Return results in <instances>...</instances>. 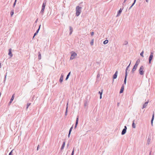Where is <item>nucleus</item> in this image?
I'll return each instance as SVG.
<instances>
[{
  "label": "nucleus",
  "mask_w": 155,
  "mask_h": 155,
  "mask_svg": "<svg viewBox=\"0 0 155 155\" xmlns=\"http://www.w3.org/2000/svg\"><path fill=\"white\" fill-rule=\"evenodd\" d=\"M81 7H79V6H77L76 8V15L77 16H78L80 15L81 12Z\"/></svg>",
  "instance_id": "obj_1"
},
{
  "label": "nucleus",
  "mask_w": 155,
  "mask_h": 155,
  "mask_svg": "<svg viewBox=\"0 0 155 155\" xmlns=\"http://www.w3.org/2000/svg\"><path fill=\"white\" fill-rule=\"evenodd\" d=\"M144 68L143 66H141L139 70V72L141 75H143L144 74Z\"/></svg>",
  "instance_id": "obj_2"
},
{
  "label": "nucleus",
  "mask_w": 155,
  "mask_h": 155,
  "mask_svg": "<svg viewBox=\"0 0 155 155\" xmlns=\"http://www.w3.org/2000/svg\"><path fill=\"white\" fill-rule=\"evenodd\" d=\"M71 55L70 58V59L71 60H73L75 58V57L77 56V54L74 51L71 52Z\"/></svg>",
  "instance_id": "obj_3"
},
{
  "label": "nucleus",
  "mask_w": 155,
  "mask_h": 155,
  "mask_svg": "<svg viewBox=\"0 0 155 155\" xmlns=\"http://www.w3.org/2000/svg\"><path fill=\"white\" fill-rule=\"evenodd\" d=\"M46 3L45 2H44L43 4L42 7H41V11L40 12V13L41 14H43V13H44V10L45 9V8L46 6Z\"/></svg>",
  "instance_id": "obj_4"
},
{
  "label": "nucleus",
  "mask_w": 155,
  "mask_h": 155,
  "mask_svg": "<svg viewBox=\"0 0 155 155\" xmlns=\"http://www.w3.org/2000/svg\"><path fill=\"white\" fill-rule=\"evenodd\" d=\"M153 52H151L150 55L149 57V61L150 64L151 63V61L152 60L153 57Z\"/></svg>",
  "instance_id": "obj_5"
},
{
  "label": "nucleus",
  "mask_w": 155,
  "mask_h": 155,
  "mask_svg": "<svg viewBox=\"0 0 155 155\" xmlns=\"http://www.w3.org/2000/svg\"><path fill=\"white\" fill-rule=\"evenodd\" d=\"M127 129V127L126 126H125L124 128L123 129V130H122V131L121 132L122 135H124L126 133V132Z\"/></svg>",
  "instance_id": "obj_6"
},
{
  "label": "nucleus",
  "mask_w": 155,
  "mask_h": 155,
  "mask_svg": "<svg viewBox=\"0 0 155 155\" xmlns=\"http://www.w3.org/2000/svg\"><path fill=\"white\" fill-rule=\"evenodd\" d=\"M64 78V75L63 74H62L61 75L60 79H59V82L60 83H62L63 81Z\"/></svg>",
  "instance_id": "obj_7"
},
{
  "label": "nucleus",
  "mask_w": 155,
  "mask_h": 155,
  "mask_svg": "<svg viewBox=\"0 0 155 155\" xmlns=\"http://www.w3.org/2000/svg\"><path fill=\"white\" fill-rule=\"evenodd\" d=\"M78 117H79L78 116L77 117V118H76L75 124V125L74 126L75 128H76L77 126V125H78Z\"/></svg>",
  "instance_id": "obj_8"
},
{
  "label": "nucleus",
  "mask_w": 155,
  "mask_h": 155,
  "mask_svg": "<svg viewBox=\"0 0 155 155\" xmlns=\"http://www.w3.org/2000/svg\"><path fill=\"white\" fill-rule=\"evenodd\" d=\"M118 71H116L115 73V74L113 76V79H115L117 78V75Z\"/></svg>",
  "instance_id": "obj_9"
},
{
  "label": "nucleus",
  "mask_w": 155,
  "mask_h": 155,
  "mask_svg": "<svg viewBox=\"0 0 155 155\" xmlns=\"http://www.w3.org/2000/svg\"><path fill=\"white\" fill-rule=\"evenodd\" d=\"M127 71H126L125 72V78H124V83L125 84H126L127 78Z\"/></svg>",
  "instance_id": "obj_10"
},
{
  "label": "nucleus",
  "mask_w": 155,
  "mask_h": 155,
  "mask_svg": "<svg viewBox=\"0 0 155 155\" xmlns=\"http://www.w3.org/2000/svg\"><path fill=\"white\" fill-rule=\"evenodd\" d=\"M11 51H12L11 49V48L9 49V52L8 53V55L10 56V57H12L13 56V55Z\"/></svg>",
  "instance_id": "obj_11"
},
{
  "label": "nucleus",
  "mask_w": 155,
  "mask_h": 155,
  "mask_svg": "<svg viewBox=\"0 0 155 155\" xmlns=\"http://www.w3.org/2000/svg\"><path fill=\"white\" fill-rule=\"evenodd\" d=\"M122 9L121 8H120V10L118 12L117 15V17H118L120 15L122 12Z\"/></svg>",
  "instance_id": "obj_12"
},
{
  "label": "nucleus",
  "mask_w": 155,
  "mask_h": 155,
  "mask_svg": "<svg viewBox=\"0 0 155 155\" xmlns=\"http://www.w3.org/2000/svg\"><path fill=\"white\" fill-rule=\"evenodd\" d=\"M148 101L145 102L143 105L142 109H143V108H145L147 106V104H148Z\"/></svg>",
  "instance_id": "obj_13"
},
{
  "label": "nucleus",
  "mask_w": 155,
  "mask_h": 155,
  "mask_svg": "<svg viewBox=\"0 0 155 155\" xmlns=\"http://www.w3.org/2000/svg\"><path fill=\"white\" fill-rule=\"evenodd\" d=\"M154 114L153 113L152 115V118L151 121V125L152 126H153V121L154 120Z\"/></svg>",
  "instance_id": "obj_14"
},
{
  "label": "nucleus",
  "mask_w": 155,
  "mask_h": 155,
  "mask_svg": "<svg viewBox=\"0 0 155 155\" xmlns=\"http://www.w3.org/2000/svg\"><path fill=\"white\" fill-rule=\"evenodd\" d=\"M137 67L138 66H136V65H134V66L133 68V69L132 70V72L133 73H134V72L136 70V69L137 68Z\"/></svg>",
  "instance_id": "obj_15"
},
{
  "label": "nucleus",
  "mask_w": 155,
  "mask_h": 155,
  "mask_svg": "<svg viewBox=\"0 0 155 155\" xmlns=\"http://www.w3.org/2000/svg\"><path fill=\"white\" fill-rule=\"evenodd\" d=\"M124 85H122V86L121 88L120 89V93H121L123 92V91H124Z\"/></svg>",
  "instance_id": "obj_16"
},
{
  "label": "nucleus",
  "mask_w": 155,
  "mask_h": 155,
  "mask_svg": "<svg viewBox=\"0 0 155 155\" xmlns=\"http://www.w3.org/2000/svg\"><path fill=\"white\" fill-rule=\"evenodd\" d=\"M69 29H70V35H71L72 33V32H73V28L71 27V26H70L69 27Z\"/></svg>",
  "instance_id": "obj_17"
},
{
  "label": "nucleus",
  "mask_w": 155,
  "mask_h": 155,
  "mask_svg": "<svg viewBox=\"0 0 155 155\" xmlns=\"http://www.w3.org/2000/svg\"><path fill=\"white\" fill-rule=\"evenodd\" d=\"M65 145V142H64L62 145L61 148V150H62L64 149Z\"/></svg>",
  "instance_id": "obj_18"
},
{
  "label": "nucleus",
  "mask_w": 155,
  "mask_h": 155,
  "mask_svg": "<svg viewBox=\"0 0 155 155\" xmlns=\"http://www.w3.org/2000/svg\"><path fill=\"white\" fill-rule=\"evenodd\" d=\"M38 32H39V28L37 29V31L36 32L34 33V36H33V39L35 37V36L38 33Z\"/></svg>",
  "instance_id": "obj_19"
},
{
  "label": "nucleus",
  "mask_w": 155,
  "mask_h": 155,
  "mask_svg": "<svg viewBox=\"0 0 155 155\" xmlns=\"http://www.w3.org/2000/svg\"><path fill=\"white\" fill-rule=\"evenodd\" d=\"M132 127L134 128H136V125L134 124V120L133 121V122L132 124Z\"/></svg>",
  "instance_id": "obj_20"
},
{
  "label": "nucleus",
  "mask_w": 155,
  "mask_h": 155,
  "mask_svg": "<svg viewBox=\"0 0 155 155\" xmlns=\"http://www.w3.org/2000/svg\"><path fill=\"white\" fill-rule=\"evenodd\" d=\"M140 62V60H137V61L136 62V63L134 65H136V66H138V64H139V63Z\"/></svg>",
  "instance_id": "obj_21"
},
{
  "label": "nucleus",
  "mask_w": 155,
  "mask_h": 155,
  "mask_svg": "<svg viewBox=\"0 0 155 155\" xmlns=\"http://www.w3.org/2000/svg\"><path fill=\"white\" fill-rule=\"evenodd\" d=\"M70 74H71V72H69V73L67 75L66 77V78L65 79L66 80H67L69 78V77Z\"/></svg>",
  "instance_id": "obj_22"
},
{
  "label": "nucleus",
  "mask_w": 155,
  "mask_h": 155,
  "mask_svg": "<svg viewBox=\"0 0 155 155\" xmlns=\"http://www.w3.org/2000/svg\"><path fill=\"white\" fill-rule=\"evenodd\" d=\"M136 0H134V3H133L132 5H131V6L129 8L130 9L132 8V7L133 6V5H134V4H135V2H136Z\"/></svg>",
  "instance_id": "obj_23"
},
{
  "label": "nucleus",
  "mask_w": 155,
  "mask_h": 155,
  "mask_svg": "<svg viewBox=\"0 0 155 155\" xmlns=\"http://www.w3.org/2000/svg\"><path fill=\"white\" fill-rule=\"evenodd\" d=\"M14 94H13L12 96V97H11V98L10 99V100L11 101H13L14 99Z\"/></svg>",
  "instance_id": "obj_24"
},
{
  "label": "nucleus",
  "mask_w": 155,
  "mask_h": 155,
  "mask_svg": "<svg viewBox=\"0 0 155 155\" xmlns=\"http://www.w3.org/2000/svg\"><path fill=\"white\" fill-rule=\"evenodd\" d=\"M108 40H105L104 42H103V44L104 45H105L107 44L108 43Z\"/></svg>",
  "instance_id": "obj_25"
},
{
  "label": "nucleus",
  "mask_w": 155,
  "mask_h": 155,
  "mask_svg": "<svg viewBox=\"0 0 155 155\" xmlns=\"http://www.w3.org/2000/svg\"><path fill=\"white\" fill-rule=\"evenodd\" d=\"M94 41V40L93 39L91 40V43H90L91 45V46H92L93 45Z\"/></svg>",
  "instance_id": "obj_26"
},
{
  "label": "nucleus",
  "mask_w": 155,
  "mask_h": 155,
  "mask_svg": "<svg viewBox=\"0 0 155 155\" xmlns=\"http://www.w3.org/2000/svg\"><path fill=\"white\" fill-rule=\"evenodd\" d=\"M143 53H144L143 51H142L141 52V53L140 54V56H141L142 57H144V56H143Z\"/></svg>",
  "instance_id": "obj_27"
},
{
  "label": "nucleus",
  "mask_w": 155,
  "mask_h": 155,
  "mask_svg": "<svg viewBox=\"0 0 155 155\" xmlns=\"http://www.w3.org/2000/svg\"><path fill=\"white\" fill-rule=\"evenodd\" d=\"M73 128V126H72L70 128L69 133H71Z\"/></svg>",
  "instance_id": "obj_28"
},
{
  "label": "nucleus",
  "mask_w": 155,
  "mask_h": 155,
  "mask_svg": "<svg viewBox=\"0 0 155 155\" xmlns=\"http://www.w3.org/2000/svg\"><path fill=\"white\" fill-rule=\"evenodd\" d=\"M14 13V12L13 10H12L10 14L11 16H12L13 15Z\"/></svg>",
  "instance_id": "obj_29"
},
{
  "label": "nucleus",
  "mask_w": 155,
  "mask_h": 155,
  "mask_svg": "<svg viewBox=\"0 0 155 155\" xmlns=\"http://www.w3.org/2000/svg\"><path fill=\"white\" fill-rule=\"evenodd\" d=\"M31 104V103H28V104H27V106L26 107L27 109L28 108V107L30 106Z\"/></svg>",
  "instance_id": "obj_30"
},
{
  "label": "nucleus",
  "mask_w": 155,
  "mask_h": 155,
  "mask_svg": "<svg viewBox=\"0 0 155 155\" xmlns=\"http://www.w3.org/2000/svg\"><path fill=\"white\" fill-rule=\"evenodd\" d=\"M130 63H131V62H130V63L129 64V65L127 67V68H126V72L127 71H127L128 70L129 68V67L130 65Z\"/></svg>",
  "instance_id": "obj_31"
},
{
  "label": "nucleus",
  "mask_w": 155,
  "mask_h": 155,
  "mask_svg": "<svg viewBox=\"0 0 155 155\" xmlns=\"http://www.w3.org/2000/svg\"><path fill=\"white\" fill-rule=\"evenodd\" d=\"M17 0H15V2L13 4V7H14L16 5V2Z\"/></svg>",
  "instance_id": "obj_32"
},
{
  "label": "nucleus",
  "mask_w": 155,
  "mask_h": 155,
  "mask_svg": "<svg viewBox=\"0 0 155 155\" xmlns=\"http://www.w3.org/2000/svg\"><path fill=\"white\" fill-rule=\"evenodd\" d=\"M98 93L100 94V95H101V96H102L103 93V90H102L101 91V92L99 91Z\"/></svg>",
  "instance_id": "obj_33"
},
{
  "label": "nucleus",
  "mask_w": 155,
  "mask_h": 155,
  "mask_svg": "<svg viewBox=\"0 0 155 155\" xmlns=\"http://www.w3.org/2000/svg\"><path fill=\"white\" fill-rule=\"evenodd\" d=\"M7 73H6V75H5V76L4 80V82H5V81L6 80V76H7Z\"/></svg>",
  "instance_id": "obj_34"
},
{
  "label": "nucleus",
  "mask_w": 155,
  "mask_h": 155,
  "mask_svg": "<svg viewBox=\"0 0 155 155\" xmlns=\"http://www.w3.org/2000/svg\"><path fill=\"white\" fill-rule=\"evenodd\" d=\"M68 103H67V104H66V109L67 110H68Z\"/></svg>",
  "instance_id": "obj_35"
},
{
  "label": "nucleus",
  "mask_w": 155,
  "mask_h": 155,
  "mask_svg": "<svg viewBox=\"0 0 155 155\" xmlns=\"http://www.w3.org/2000/svg\"><path fill=\"white\" fill-rule=\"evenodd\" d=\"M13 150H12L9 153L8 155H12V153Z\"/></svg>",
  "instance_id": "obj_36"
},
{
  "label": "nucleus",
  "mask_w": 155,
  "mask_h": 155,
  "mask_svg": "<svg viewBox=\"0 0 155 155\" xmlns=\"http://www.w3.org/2000/svg\"><path fill=\"white\" fill-rule=\"evenodd\" d=\"M74 148L71 155H74Z\"/></svg>",
  "instance_id": "obj_37"
},
{
  "label": "nucleus",
  "mask_w": 155,
  "mask_h": 155,
  "mask_svg": "<svg viewBox=\"0 0 155 155\" xmlns=\"http://www.w3.org/2000/svg\"><path fill=\"white\" fill-rule=\"evenodd\" d=\"M127 43H128L127 41H126L124 42V45H127Z\"/></svg>",
  "instance_id": "obj_38"
},
{
  "label": "nucleus",
  "mask_w": 155,
  "mask_h": 155,
  "mask_svg": "<svg viewBox=\"0 0 155 155\" xmlns=\"http://www.w3.org/2000/svg\"><path fill=\"white\" fill-rule=\"evenodd\" d=\"M67 111H68V110H67L66 109V112L65 113V115H67Z\"/></svg>",
  "instance_id": "obj_39"
},
{
  "label": "nucleus",
  "mask_w": 155,
  "mask_h": 155,
  "mask_svg": "<svg viewBox=\"0 0 155 155\" xmlns=\"http://www.w3.org/2000/svg\"><path fill=\"white\" fill-rule=\"evenodd\" d=\"M91 36H93L94 35V32H92L91 33Z\"/></svg>",
  "instance_id": "obj_40"
},
{
  "label": "nucleus",
  "mask_w": 155,
  "mask_h": 155,
  "mask_svg": "<svg viewBox=\"0 0 155 155\" xmlns=\"http://www.w3.org/2000/svg\"><path fill=\"white\" fill-rule=\"evenodd\" d=\"M71 133H69L68 134V137L69 138L70 137V134Z\"/></svg>",
  "instance_id": "obj_41"
},
{
  "label": "nucleus",
  "mask_w": 155,
  "mask_h": 155,
  "mask_svg": "<svg viewBox=\"0 0 155 155\" xmlns=\"http://www.w3.org/2000/svg\"><path fill=\"white\" fill-rule=\"evenodd\" d=\"M39 148V145H38L37 147V150H38V149Z\"/></svg>",
  "instance_id": "obj_42"
},
{
  "label": "nucleus",
  "mask_w": 155,
  "mask_h": 155,
  "mask_svg": "<svg viewBox=\"0 0 155 155\" xmlns=\"http://www.w3.org/2000/svg\"><path fill=\"white\" fill-rule=\"evenodd\" d=\"M38 20V19H37V20L35 21V23H36V22H37Z\"/></svg>",
  "instance_id": "obj_43"
},
{
  "label": "nucleus",
  "mask_w": 155,
  "mask_h": 155,
  "mask_svg": "<svg viewBox=\"0 0 155 155\" xmlns=\"http://www.w3.org/2000/svg\"><path fill=\"white\" fill-rule=\"evenodd\" d=\"M34 26H35L36 25V23H34V25H33Z\"/></svg>",
  "instance_id": "obj_44"
},
{
  "label": "nucleus",
  "mask_w": 155,
  "mask_h": 155,
  "mask_svg": "<svg viewBox=\"0 0 155 155\" xmlns=\"http://www.w3.org/2000/svg\"><path fill=\"white\" fill-rule=\"evenodd\" d=\"M149 0H146V1L147 2H148Z\"/></svg>",
  "instance_id": "obj_45"
},
{
  "label": "nucleus",
  "mask_w": 155,
  "mask_h": 155,
  "mask_svg": "<svg viewBox=\"0 0 155 155\" xmlns=\"http://www.w3.org/2000/svg\"><path fill=\"white\" fill-rule=\"evenodd\" d=\"M12 102V101H10L9 102V104H11Z\"/></svg>",
  "instance_id": "obj_46"
},
{
  "label": "nucleus",
  "mask_w": 155,
  "mask_h": 155,
  "mask_svg": "<svg viewBox=\"0 0 155 155\" xmlns=\"http://www.w3.org/2000/svg\"><path fill=\"white\" fill-rule=\"evenodd\" d=\"M126 1H127V0H124V2H123V3H125L126 2Z\"/></svg>",
  "instance_id": "obj_47"
},
{
  "label": "nucleus",
  "mask_w": 155,
  "mask_h": 155,
  "mask_svg": "<svg viewBox=\"0 0 155 155\" xmlns=\"http://www.w3.org/2000/svg\"><path fill=\"white\" fill-rule=\"evenodd\" d=\"M101 98H102V96H101V95H100V99H101Z\"/></svg>",
  "instance_id": "obj_48"
},
{
  "label": "nucleus",
  "mask_w": 155,
  "mask_h": 155,
  "mask_svg": "<svg viewBox=\"0 0 155 155\" xmlns=\"http://www.w3.org/2000/svg\"><path fill=\"white\" fill-rule=\"evenodd\" d=\"M1 64L0 63V68H1Z\"/></svg>",
  "instance_id": "obj_49"
},
{
  "label": "nucleus",
  "mask_w": 155,
  "mask_h": 155,
  "mask_svg": "<svg viewBox=\"0 0 155 155\" xmlns=\"http://www.w3.org/2000/svg\"><path fill=\"white\" fill-rule=\"evenodd\" d=\"M40 26H41V25H39V29H40Z\"/></svg>",
  "instance_id": "obj_50"
},
{
  "label": "nucleus",
  "mask_w": 155,
  "mask_h": 155,
  "mask_svg": "<svg viewBox=\"0 0 155 155\" xmlns=\"http://www.w3.org/2000/svg\"><path fill=\"white\" fill-rule=\"evenodd\" d=\"M68 146H69V144H68L67 145V147H68Z\"/></svg>",
  "instance_id": "obj_51"
},
{
  "label": "nucleus",
  "mask_w": 155,
  "mask_h": 155,
  "mask_svg": "<svg viewBox=\"0 0 155 155\" xmlns=\"http://www.w3.org/2000/svg\"><path fill=\"white\" fill-rule=\"evenodd\" d=\"M39 57L40 56V54H39ZM40 59V58H39V59Z\"/></svg>",
  "instance_id": "obj_52"
},
{
  "label": "nucleus",
  "mask_w": 155,
  "mask_h": 155,
  "mask_svg": "<svg viewBox=\"0 0 155 155\" xmlns=\"http://www.w3.org/2000/svg\"><path fill=\"white\" fill-rule=\"evenodd\" d=\"M119 103H118V105H119Z\"/></svg>",
  "instance_id": "obj_53"
}]
</instances>
